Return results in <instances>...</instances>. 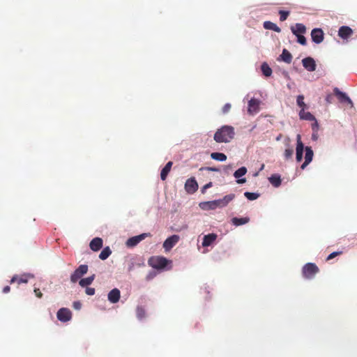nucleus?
Returning a JSON list of instances; mask_svg holds the SVG:
<instances>
[{"mask_svg": "<svg viewBox=\"0 0 357 357\" xmlns=\"http://www.w3.org/2000/svg\"><path fill=\"white\" fill-rule=\"evenodd\" d=\"M319 271L318 266L314 263H307L302 268V273L305 278L312 279Z\"/></svg>", "mask_w": 357, "mask_h": 357, "instance_id": "f03ea898", "label": "nucleus"}, {"mask_svg": "<svg viewBox=\"0 0 357 357\" xmlns=\"http://www.w3.org/2000/svg\"><path fill=\"white\" fill-rule=\"evenodd\" d=\"M57 319L62 322H67L72 318V313L68 308H61L59 310L56 314Z\"/></svg>", "mask_w": 357, "mask_h": 357, "instance_id": "6e6552de", "label": "nucleus"}, {"mask_svg": "<svg viewBox=\"0 0 357 357\" xmlns=\"http://www.w3.org/2000/svg\"><path fill=\"white\" fill-rule=\"evenodd\" d=\"M269 182L274 186V187H279L281 185L282 180L280 178V176L278 174H273L268 178Z\"/></svg>", "mask_w": 357, "mask_h": 357, "instance_id": "bb28decb", "label": "nucleus"}, {"mask_svg": "<svg viewBox=\"0 0 357 357\" xmlns=\"http://www.w3.org/2000/svg\"><path fill=\"white\" fill-rule=\"evenodd\" d=\"M291 31L295 36L304 34L306 32V27L303 24L296 23L294 26L291 27Z\"/></svg>", "mask_w": 357, "mask_h": 357, "instance_id": "aec40b11", "label": "nucleus"}, {"mask_svg": "<svg viewBox=\"0 0 357 357\" xmlns=\"http://www.w3.org/2000/svg\"><path fill=\"white\" fill-rule=\"evenodd\" d=\"M246 173H247V169L245 167H242L239 168L234 172V176L235 178H238V180L236 181V182L238 183L242 184V183H244L246 182V179L245 178H241V177L244 176Z\"/></svg>", "mask_w": 357, "mask_h": 357, "instance_id": "a211bd4d", "label": "nucleus"}, {"mask_svg": "<svg viewBox=\"0 0 357 357\" xmlns=\"http://www.w3.org/2000/svg\"><path fill=\"white\" fill-rule=\"evenodd\" d=\"M342 254V251H337V252H332L331 254H330L327 258H326V261H329L333 258H335V257L337 256H339V255H341Z\"/></svg>", "mask_w": 357, "mask_h": 357, "instance_id": "58836bf2", "label": "nucleus"}, {"mask_svg": "<svg viewBox=\"0 0 357 357\" xmlns=\"http://www.w3.org/2000/svg\"><path fill=\"white\" fill-rule=\"evenodd\" d=\"M231 105L230 103H226L222 107V112L227 114L231 109Z\"/></svg>", "mask_w": 357, "mask_h": 357, "instance_id": "a19ab883", "label": "nucleus"}, {"mask_svg": "<svg viewBox=\"0 0 357 357\" xmlns=\"http://www.w3.org/2000/svg\"><path fill=\"white\" fill-rule=\"evenodd\" d=\"M90 248L93 251H98L102 247V240L100 238H94L89 244Z\"/></svg>", "mask_w": 357, "mask_h": 357, "instance_id": "6ab92c4d", "label": "nucleus"}, {"mask_svg": "<svg viewBox=\"0 0 357 357\" xmlns=\"http://www.w3.org/2000/svg\"><path fill=\"white\" fill-rule=\"evenodd\" d=\"M279 14H280V21L283 22V21L286 20L287 18L288 17V16L289 15V12L284 11V10H280Z\"/></svg>", "mask_w": 357, "mask_h": 357, "instance_id": "e433bc0d", "label": "nucleus"}, {"mask_svg": "<svg viewBox=\"0 0 357 357\" xmlns=\"http://www.w3.org/2000/svg\"><path fill=\"white\" fill-rule=\"evenodd\" d=\"M217 238V235L215 234H209L205 235L202 241L203 247H208L211 245Z\"/></svg>", "mask_w": 357, "mask_h": 357, "instance_id": "412c9836", "label": "nucleus"}, {"mask_svg": "<svg viewBox=\"0 0 357 357\" xmlns=\"http://www.w3.org/2000/svg\"><path fill=\"white\" fill-rule=\"evenodd\" d=\"M299 116L301 119L306 121H315V117L309 112H305V109H301L299 112Z\"/></svg>", "mask_w": 357, "mask_h": 357, "instance_id": "393cba45", "label": "nucleus"}, {"mask_svg": "<svg viewBox=\"0 0 357 357\" xmlns=\"http://www.w3.org/2000/svg\"><path fill=\"white\" fill-rule=\"evenodd\" d=\"M296 160L298 162H300L303 160V150L305 149L300 135L296 136Z\"/></svg>", "mask_w": 357, "mask_h": 357, "instance_id": "423d86ee", "label": "nucleus"}, {"mask_svg": "<svg viewBox=\"0 0 357 357\" xmlns=\"http://www.w3.org/2000/svg\"><path fill=\"white\" fill-rule=\"evenodd\" d=\"M318 125L317 121L312 125V130H314L316 128H317Z\"/></svg>", "mask_w": 357, "mask_h": 357, "instance_id": "09e8293b", "label": "nucleus"}, {"mask_svg": "<svg viewBox=\"0 0 357 357\" xmlns=\"http://www.w3.org/2000/svg\"><path fill=\"white\" fill-rule=\"evenodd\" d=\"M137 317L139 319H142L145 317L146 312L142 306H138L136 310Z\"/></svg>", "mask_w": 357, "mask_h": 357, "instance_id": "473e14b6", "label": "nucleus"}, {"mask_svg": "<svg viewBox=\"0 0 357 357\" xmlns=\"http://www.w3.org/2000/svg\"><path fill=\"white\" fill-rule=\"evenodd\" d=\"M180 237L178 235H172L167 238L163 243V248L165 250H170L179 241Z\"/></svg>", "mask_w": 357, "mask_h": 357, "instance_id": "9d476101", "label": "nucleus"}, {"mask_svg": "<svg viewBox=\"0 0 357 357\" xmlns=\"http://www.w3.org/2000/svg\"><path fill=\"white\" fill-rule=\"evenodd\" d=\"M211 186H212L211 182H209L208 183L206 184L202 188V192H204L206 189L211 188Z\"/></svg>", "mask_w": 357, "mask_h": 357, "instance_id": "49530a36", "label": "nucleus"}, {"mask_svg": "<svg viewBox=\"0 0 357 357\" xmlns=\"http://www.w3.org/2000/svg\"><path fill=\"white\" fill-rule=\"evenodd\" d=\"M259 111V100L256 98H252L248 102V112L250 115H254Z\"/></svg>", "mask_w": 357, "mask_h": 357, "instance_id": "ddd939ff", "label": "nucleus"}, {"mask_svg": "<svg viewBox=\"0 0 357 357\" xmlns=\"http://www.w3.org/2000/svg\"><path fill=\"white\" fill-rule=\"evenodd\" d=\"M294 153V150L291 148L286 149L284 152V156L286 160L291 159Z\"/></svg>", "mask_w": 357, "mask_h": 357, "instance_id": "c9c22d12", "label": "nucleus"}, {"mask_svg": "<svg viewBox=\"0 0 357 357\" xmlns=\"http://www.w3.org/2000/svg\"><path fill=\"white\" fill-rule=\"evenodd\" d=\"M34 293H35V295L38 297V298H42L43 296V294L42 292L40 291V289L38 288H35L34 289Z\"/></svg>", "mask_w": 357, "mask_h": 357, "instance_id": "c03bdc74", "label": "nucleus"}, {"mask_svg": "<svg viewBox=\"0 0 357 357\" xmlns=\"http://www.w3.org/2000/svg\"><path fill=\"white\" fill-rule=\"evenodd\" d=\"M168 261H169L164 257L155 256L151 257L148 262L151 267L155 269H162L167 265Z\"/></svg>", "mask_w": 357, "mask_h": 357, "instance_id": "7ed1b4c3", "label": "nucleus"}, {"mask_svg": "<svg viewBox=\"0 0 357 357\" xmlns=\"http://www.w3.org/2000/svg\"><path fill=\"white\" fill-rule=\"evenodd\" d=\"M296 102L297 105L302 109H305L306 107V105L304 102V96L303 95H299L297 96Z\"/></svg>", "mask_w": 357, "mask_h": 357, "instance_id": "f704fd0d", "label": "nucleus"}, {"mask_svg": "<svg viewBox=\"0 0 357 357\" xmlns=\"http://www.w3.org/2000/svg\"><path fill=\"white\" fill-rule=\"evenodd\" d=\"M281 59L287 63H290L292 61V55L286 49L282 50V54L280 55Z\"/></svg>", "mask_w": 357, "mask_h": 357, "instance_id": "cd10ccee", "label": "nucleus"}, {"mask_svg": "<svg viewBox=\"0 0 357 357\" xmlns=\"http://www.w3.org/2000/svg\"><path fill=\"white\" fill-rule=\"evenodd\" d=\"M244 196L248 199L252 201L257 199L259 197V195L255 192H245Z\"/></svg>", "mask_w": 357, "mask_h": 357, "instance_id": "72a5a7b5", "label": "nucleus"}, {"mask_svg": "<svg viewBox=\"0 0 357 357\" xmlns=\"http://www.w3.org/2000/svg\"><path fill=\"white\" fill-rule=\"evenodd\" d=\"M264 27L266 29L268 30H273L275 32L280 33L281 31V29L279 26H277L276 24L270 22V21H266L264 22Z\"/></svg>", "mask_w": 357, "mask_h": 357, "instance_id": "a878e982", "label": "nucleus"}, {"mask_svg": "<svg viewBox=\"0 0 357 357\" xmlns=\"http://www.w3.org/2000/svg\"><path fill=\"white\" fill-rule=\"evenodd\" d=\"M121 297L120 290L117 288H114L111 290L107 296L109 301L112 303H116Z\"/></svg>", "mask_w": 357, "mask_h": 357, "instance_id": "dca6fc26", "label": "nucleus"}, {"mask_svg": "<svg viewBox=\"0 0 357 357\" xmlns=\"http://www.w3.org/2000/svg\"><path fill=\"white\" fill-rule=\"evenodd\" d=\"M86 294L89 296H93L95 294V289L91 287H86Z\"/></svg>", "mask_w": 357, "mask_h": 357, "instance_id": "79ce46f5", "label": "nucleus"}, {"mask_svg": "<svg viewBox=\"0 0 357 357\" xmlns=\"http://www.w3.org/2000/svg\"><path fill=\"white\" fill-rule=\"evenodd\" d=\"M173 162L172 161L168 162L166 165L162 168L160 172V178L162 181H165L168 174L171 171Z\"/></svg>", "mask_w": 357, "mask_h": 357, "instance_id": "5701e85b", "label": "nucleus"}, {"mask_svg": "<svg viewBox=\"0 0 357 357\" xmlns=\"http://www.w3.org/2000/svg\"><path fill=\"white\" fill-rule=\"evenodd\" d=\"M262 73L266 77H269L272 74V69L266 63H263L261 66Z\"/></svg>", "mask_w": 357, "mask_h": 357, "instance_id": "7c9ffc66", "label": "nucleus"}, {"mask_svg": "<svg viewBox=\"0 0 357 357\" xmlns=\"http://www.w3.org/2000/svg\"><path fill=\"white\" fill-rule=\"evenodd\" d=\"M297 37V42L302 45H306L307 40L306 38L303 34L296 36Z\"/></svg>", "mask_w": 357, "mask_h": 357, "instance_id": "4c0bfd02", "label": "nucleus"}, {"mask_svg": "<svg viewBox=\"0 0 357 357\" xmlns=\"http://www.w3.org/2000/svg\"><path fill=\"white\" fill-rule=\"evenodd\" d=\"M305 161L301 166L302 169H304L312 162L314 155V153L311 147L306 146L305 148Z\"/></svg>", "mask_w": 357, "mask_h": 357, "instance_id": "4468645a", "label": "nucleus"}, {"mask_svg": "<svg viewBox=\"0 0 357 357\" xmlns=\"http://www.w3.org/2000/svg\"><path fill=\"white\" fill-rule=\"evenodd\" d=\"M303 67L308 71L312 72L316 70V63L313 58L306 57L302 60Z\"/></svg>", "mask_w": 357, "mask_h": 357, "instance_id": "2eb2a0df", "label": "nucleus"}, {"mask_svg": "<svg viewBox=\"0 0 357 357\" xmlns=\"http://www.w3.org/2000/svg\"><path fill=\"white\" fill-rule=\"evenodd\" d=\"M208 205L210 209H215L217 207H219V204L217 202V200L208 202L206 203Z\"/></svg>", "mask_w": 357, "mask_h": 357, "instance_id": "ea45409f", "label": "nucleus"}, {"mask_svg": "<svg viewBox=\"0 0 357 357\" xmlns=\"http://www.w3.org/2000/svg\"><path fill=\"white\" fill-rule=\"evenodd\" d=\"M234 194H229L225 195L222 199H218L217 202L219 204V207L226 206L231 201H232L234 199Z\"/></svg>", "mask_w": 357, "mask_h": 357, "instance_id": "4be33fe9", "label": "nucleus"}, {"mask_svg": "<svg viewBox=\"0 0 357 357\" xmlns=\"http://www.w3.org/2000/svg\"><path fill=\"white\" fill-rule=\"evenodd\" d=\"M211 158L218 161H225L227 155L222 153L213 152L211 154Z\"/></svg>", "mask_w": 357, "mask_h": 357, "instance_id": "c85d7f7f", "label": "nucleus"}, {"mask_svg": "<svg viewBox=\"0 0 357 357\" xmlns=\"http://www.w3.org/2000/svg\"><path fill=\"white\" fill-rule=\"evenodd\" d=\"M312 139L316 140L317 139V137L315 134H313L312 136Z\"/></svg>", "mask_w": 357, "mask_h": 357, "instance_id": "8fccbe9b", "label": "nucleus"}, {"mask_svg": "<svg viewBox=\"0 0 357 357\" xmlns=\"http://www.w3.org/2000/svg\"><path fill=\"white\" fill-rule=\"evenodd\" d=\"M88 271V266L85 264L80 265L71 275L70 280L72 282H76Z\"/></svg>", "mask_w": 357, "mask_h": 357, "instance_id": "39448f33", "label": "nucleus"}, {"mask_svg": "<svg viewBox=\"0 0 357 357\" xmlns=\"http://www.w3.org/2000/svg\"><path fill=\"white\" fill-rule=\"evenodd\" d=\"M206 169L209 172H219V169L216 167H206Z\"/></svg>", "mask_w": 357, "mask_h": 357, "instance_id": "a18cd8bd", "label": "nucleus"}, {"mask_svg": "<svg viewBox=\"0 0 357 357\" xmlns=\"http://www.w3.org/2000/svg\"><path fill=\"white\" fill-rule=\"evenodd\" d=\"M10 291V287L9 286H6L3 287V293H8Z\"/></svg>", "mask_w": 357, "mask_h": 357, "instance_id": "de8ad7c7", "label": "nucleus"}, {"mask_svg": "<svg viewBox=\"0 0 357 357\" xmlns=\"http://www.w3.org/2000/svg\"><path fill=\"white\" fill-rule=\"evenodd\" d=\"M312 40L317 43L320 44L324 39V33L321 29L315 28L311 31Z\"/></svg>", "mask_w": 357, "mask_h": 357, "instance_id": "1a4fd4ad", "label": "nucleus"}, {"mask_svg": "<svg viewBox=\"0 0 357 357\" xmlns=\"http://www.w3.org/2000/svg\"><path fill=\"white\" fill-rule=\"evenodd\" d=\"M94 278H95V275H91L90 277L81 279L79 280V284L82 287H87L88 285H89V284H91L92 283V282L93 281Z\"/></svg>", "mask_w": 357, "mask_h": 357, "instance_id": "c756f323", "label": "nucleus"}, {"mask_svg": "<svg viewBox=\"0 0 357 357\" xmlns=\"http://www.w3.org/2000/svg\"><path fill=\"white\" fill-rule=\"evenodd\" d=\"M185 189L190 194H192L197 190L198 184L195 178H190L186 181L185 183Z\"/></svg>", "mask_w": 357, "mask_h": 357, "instance_id": "f8f14e48", "label": "nucleus"}, {"mask_svg": "<svg viewBox=\"0 0 357 357\" xmlns=\"http://www.w3.org/2000/svg\"><path fill=\"white\" fill-rule=\"evenodd\" d=\"M33 275L31 274H22L20 275H14L10 280V284L17 282V287L22 283H27L30 278H33Z\"/></svg>", "mask_w": 357, "mask_h": 357, "instance_id": "9b49d317", "label": "nucleus"}, {"mask_svg": "<svg viewBox=\"0 0 357 357\" xmlns=\"http://www.w3.org/2000/svg\"><path fill=\"white\" fill-rule=\"evenodd\" d=\"M333 93L340 102H347L350 105L351 107L354 106L353 102L350 98L345 93L342 92L338 88L335 87L333 89Z\"/></svg>", "mask_w": 357, "mask_h": 357, "instance_id": "0eeeda50", "label": "nucleus"}, {"mask_svg": "<svg viewBox=\"0 0 357 357\" xmlns=\"http://www.w3.org/2000/svg\"><path fill=\"white\" fill-rule=\"evenodd\" d=\"M112 254V251L109 247L105 248L99 255V258L102 260H105Z\"/></svg>", "mask_w": 357, "mask_h": 357, "instance_id": "2f4dec72", "label": "nucleus"}, {"mask_svg": "<svg viewBox=\"0 0 357 357\" xmlns=\"http://www.w3.org/2000/svg\"><path fill=\"white\" fill-rule=\"evenodd\" d=\"M235 136L234 128L231 126H223L214 134V140L218 143H228Z\"/></svg>", "mask_w": 357, "mask_h": 357, "instance_id": "f257e3e1", "label": "nucleus"}, {"mask_svg": "<svg viewBox=\"0 0 357 357\" xmlns=\"http://www.w3.org/2000/svg\"><path fill=\"white\" fill-rule=\"evenodd\" d=\"M151 236V233H143L138 236H135L131 238H129L126 241V245L129 248H132L136 246L139 242L142 240L145 239L146 237Z\"/></svg>", "mask_w": 357, "mask_h": 357, "instance_id": "20e7f679", "label": "nucleus"}, {"mask_svg": "<svg viewBox=\"0 0 357 357\" xmlns=\"http://www.w3.org/2000/svg\"><path fill=\"white\" fill-rule=\"evenodd\" d=\"M249 221H250V218L248 217H244V218L234 217L231 220V223L234 226H236V227L247 224L248 222H249Z\"/></svg>", "mask_w": 357, "mask_h": 357, "instance_id": "b1692460", "label": "nucleus"}, {"mask_svg": "<svg viewBox=\"0 0 357 357\" xmlns=\"http://www.w3.org/2000/svg\"><path fill=\"white\" fill-rule=\"evenodd\" d=\"M353 34V30L347 26H342L339 29L338 36L343 38L347 39Z\"/></svg>", "mask_w": 357, "mask_h": 357, "instance_id": "f3484780", "label": "nucleus"}, {"mask_svg": "<svg viewBox=\"0 0 357 357\" xmlns=\"http://www.w3.org/2000/svg\"><path fill=\"white\" fill-rule=\"evenodd\" d=\"M73 307L75 309V310H80L81 309V307H82V303L79 302V301H75L73 302Z\"/></svg>", "mask_w": 357, "mask_h": 357, "instance_id": "37998d69", "label": "nucleus"}]
</instances>
